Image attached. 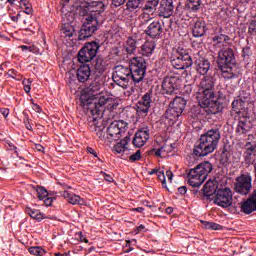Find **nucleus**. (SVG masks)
Returning <instances> with one entry per match:
<instances>
[{"label": "nucleus", "mask_w": 256, "mask_h": 256, "mask_svg": "<svg viewBox=\"0 0 256 256\" xmlns=\"http://www.w3.org/2000/svg\"><path fill=\"white\" fill-rule=\"evenodd\" d=\"M145 0H128L126 3V8L127 10H129L130 12L135 11L136 9H138L140 7V5L142 3H144Z\"/></svg>", "instance_id": "obj_38"}, {"label": "nucleus", "mask_w": 256, "mask_h": 256, "mask_svg": "<svg viewBox=\"0 0 256 256\" xmlns=\"http://www.w3.org/2000/svg\"><path fill=\"white\" fill-rule=\"evenodd\" d=\"M80 105L93 115L94 121L103 116L105 109L114 107L113 99L101 92V84L94 81L80 97Z\"/></svg>", "instance_id": "obj_1"}, {"label": "nucleus", "mask_w": 256, "mask_h": 256, "mask_svg": "<svg viewBox=\"0 0 256 256\" xmlns=\"http://www.w3.org/2000/svg\"><path fill=\"white\" fill-rule=\"evenodd\" d=\"M28 251L31 255L35 256H46L47 254L46 250H44V248H41V246H31Z\"/></svg>", "instance_id": "obj_40"}, {"label": "nucleus", "mask_w": 256, "mask_h": 256, "mask_svg": "<svg viewBox=\"0 0 256 256\" xmlns=\"http://www.w3.org/2000/svg\"><path fill=\"white\" fill-rule=\"evenodd\" d=\"M232 190L228 187L218 189L214 198V204L221 208H228L232 205Z\"/></svg>", "instance_id": "obj_12"}, {"label": "nucleus", "mask_w": 256, "mask_h": 256, "mask_svg": "<svg viewBox=\"0 0 256 256\" xmlns=\"http://www.w3.org/2000/svg\"><path fill=\"white\" fill-rule=\"evenodd\" d=\"M244 161L246 165L250 166L254 163V153H256V144L247 142L245 145Z\"/></svg>", "instance_id": "obj_26"}, {"label": "nucleus", "mask_w": 256, "mask_h": 256, "mask_svg": "<svg viewBox=\"0 0 256 256\" xmlns=\"http://www.w3.org/2000/svg\"><path fill=\"white\" fill-rule=\"evenodd\" d=\"M181 80L176 76H167L162 81V93L164 95H174L180 87Z\"/></svg>", "instance_id": "obj_14"}, {"label": "nucleus", "mask_w": 256, "mask_h": 256, "mask_svg": "<svg viewBox=\"0 0 256 256\" xmlns=\"http://www.w3.org/2000/svg\"><path fill=\"white\" fill-rule=\"evenodd\" d=\"M100 175H102V177H104V180H106V182L108 183H113L114 182V178L110 175L107 174L106 172H100Z\"/></svg>", "instance_id": "obj_49"}, {"label": "nucleus", "mask_w": 256, "mask_h": 256, "mask_svg": "<svg viewBox=\"0 0 256 256\" xmlns=\"http://www.w3.org/2000/svg\"><path fill=\"white\" fill-rule=\"evenodd\" d=\"M128 129V123L123 120L114 121L108 126L106 132L108 133V139L118 141L126 133Z\"/></svg>", "instance_id": "obj_11"}, {"label": "nucleus", "mask_w": 256, "mask_h": 256, "mask_svg": "<svg viewBox=\"0 0 256 256\" xmlns=\"http://www.w3.org/2000/svg\"><path fill=\"white\" fill-rule=\"evenodd\" d=\"M230 37L226 34H216L212 38L213 46L220 51L229 44Z\"/></svg>", "instance_id": "obj_25"}, {"label": "nucleus", "mask_w": 256, "mask_h": 256, "mask_svg": "<svg viewBox=\"0 0 256 256\" xmlns=\"http://www.w3.org/2000/svg\"><path fill=\"white\" fill-rule=\"evenodd\" d=\"M252 188V177L249 174H242L236 178L235 191L236 193L246 196Z\"/></svg>", "instance_id": "obj_13"}, {"label": "nucleus", "mask_w": 256, "mask_h": 256, "mask_svg": "<svg viewBox=\"0 0 256 256\" xmlns=\"http://www.w3.org/2000/svg\"><path fill=\"white\" fill-rule=\"evenodd\" d=\"M144 211H145L144 207L132 208V212L143 213Z\"/></svg>", "instance_id": "obj_62"}, {"label": "nucleus", "mask_w": 256, "mask_h": 256, "mask_svg": "<svg viewBox=\"0 0 256 256\" xmlns=\"http://www.w3.org/2000/svg\"><path fill=\"white\" fill-rule=\"evenodd\" d=\"M107 69V65L105 60L103 58H96V61L94 62V70H96V73L103 74Z\"/></svg>", "instance_id": "obj_35"}, {"label": "nucleus", "mask_w": 256, "mask_h": 256, "mask_svg": "<svg viewBox=\"0 0 256 256\" xmlns=\"http://www.w3.org/2000/svg\"><path fill=\"white\" fill-rule=\"evenodd\" d=\"M91 73L92 71L89 65L87 64L81 65L77 70L78 81L81 83L87 82L91 76Z\"/></svg>", "instance_id": "obj_28"}, {"label": "nucleus", "mask_w": 256, "mask_h": 256, "mask_svg": "<svg viewBox=\"0 0 256 256\" xmlns=\"http://www.w3.org/2000/svg\"><path fill=\"white\" fill-rule=\"evenodd\" d=\"M163 30L164 28L162 22L159 20H154L147 26L144 33L152 39H157L160 38V36L163 33Z\"/></svg>", "instance_id": "obj_20"}, {"label": "nucleus", "mask_w": 256, "mask_h": 256, "mask_svg": "<svg viewBox=\"0 0 256 256\" xmlns=\"http://www.w3.org/2000/svg\"><path fill=\"white\" fill-rule=\"evenodd\" d=\"M222 77L225 80H235L241 76L240 69L236 66V63L223 65L220 68Z\"/></svg>", "instance_id": "obj_19"}, {"label": "nucleus", "mask_w": 256, "mask_h": 256, "mask_svg": "<svg viewBox=\"0 0 256 256\" xmlns=\"http://www.w3.org/2000/svg\"><path fill=\"white\" fill-rule=\"evenodd\" d=\"M166 176H167V179L172 182L173 181V178H174V174L171 170H167L166 171Z\"/></svg>", "instance_id": "obj_59"}, {"label": "nucleus", "mask_w": 256, "mask_h": 256, "mask_svg": "<svg viewBox=\"0 0 256 256\" xmlns=\"http://www.w3.org/2000/svg\"><path fill=\"white\" fill-rule=\"evenodd\" d=\"M150 139V130L149 127L145 126L139 129L132 140V144L134 147H144L146 145L147 141Z\"/></svg>", "instance_id": "obj_18"}, {"label": "nucleus", "mask_w": 256, "mask_h": 256, "mask_svg": "<svg viewBox=\"0 0 256 256\" xmlns=\"http://www.w3.org/2000/svg\"><path fill=\"white\" fill-rule=\"evenodd\" d=\"M38 48H36V46H29V52L30 53H34L37 54L38 53Z\"/></svg>", "instance_id": "obj_64"}, {"label": "nucleus", "mask_w": 256, "mask_h": 256, "mask_svg": "<svg viewBox=\"0 0 256 256\" xmlns=\"http://www.w3.org/2000/svg\"><path fill=\"white\" fill-rule=\"evenodd\" d=\"M215 79L213 76H204L198 85L197 100L207 115H215L221 111L220 103L214 101Z\"/></svg>", "instance_id": "obj_3"}, {"label": "nucleus", "mask_w": 256, "mask_h": 256, "mask_svg": "<svg viewBox=\"0 0 256 256\" xmlns=\"http://www.w3.org/2000/svg\"><path fill=\"white\" fill-rule=\"evenodd\" d=\"M63 197L67 200L72 205H80L83 206L85 205V200L84 198L80 197L79 195L69 192V191H64Z\"/></svg>", "instance_id": "obj_29"}, {"label": "nucleus", "mask_w": 256, "mask_h": 256, "mask_svg": "<svg viewBox=\"0 0 256 256\" xmlns=\"http://www.w3.org/2000/svg\"><path fill=\"white\" fill-rule=\"evenodd\" d=\"M31 83H32V82H31L30 79H24V80H23L22 84H23V86H24V91H25L26 93H29V92H30V90H31V87H30Z\"/></svg>", "instance_id": "obj_48"}, {"label": "nucleus", "mask_w": 256, "mask_h": 256, "mask_svg": "<svg viewBox=\"0 0 256 256\" xmlns=\"http://www.w3.org/2000/svg\"><path fill=\"white\" fill-rule=\"evenodd\" d=\"M203 55H205L203 50L194 52V66L198 74L205 76L211 70V62Z\"/></svg>", "instance_id": "obj_10"}, {"label": "nucleus", "mask_w": 256, "mask_h": 256, "mask_svg": "<svg viewBox=\"0 0 256 256\" xmlns=\"http://www.w3.org/2000/svg\"><path fill=\"white\" fill-rule=\"evenodd\" d=\"M36 192L38 194V199L40 201L44 200L48 196V191L42 186H37L36 187Z\"/></svg>", "instance_id": "obj_42"}, {"label": "nucleus", "mask_w": 256, "mask_h": 256, "mask_svg": "<svg viewBox=\"0 0 256 256\" xmlns=\"http://www.w3.org/2000/svg\"><path fill=\"white\" fill-rule=\"evenodd\" d=\"M152 103V92L149 91L145 93L140 101L136 104V114L140 118H144L148 115L149 109L151 108Z\"/></svg>", "instance_id": "obj_15"}, {"label": "nucleus", "mask_w": 256, "mask_h": 256, "mask_svg": "<svg viewBox=\"0 0 256 256\" xmlns=\"http://www.w3.org/2000/svg\"><path fill=\"white\" fill-rule=\"evenodd\" d=\"M141 159V151L137 150L134 154L129 156L130 163H135V161H140Z\"/></svg>", "instance_id": "obj_46"}, {"label": "nucleus", "mask_w": 256, "mask_h": 256, "mask_svg": "<svg viewBox=\"0 0 256 256\" xmlns=\"http://www.w3.org/2000/svg\"><path fill=\"white\" fill-rule=\"evenodd\" d=\"M26 213L37 222H41L43 219H45L44 213H42L38 209H33L31 207H26Z\"/></svg>", "instance_id": "obj_32"}, {"label": "nucleus", "mask_w": 256, "mask_h": 256, "mask_svg": "<svg viewBox=\"0 0 256 256\" xmlns=\"http://www.w3.org/2000/svg\"><path fill=\"white\" fill-rule=\"evenodd\" d=\"M100 49L99 42L91 41L87 42L78 53V61L81 64L90 63L97 56Z\"/></svg>", "instance_id": "obj_9"}, {"label": "nucleus", "mask_w": 256, "mask_h": 256, "mask_svg": "<svg viewBox=\"0 0 256 256\" xmlns=\"http://www.w3.org/2000/svg\"><path fill=\"white\" fill-rule=\"evenodd\" d=\"M203 192L206 197H211L216 192V186L213 181L209 180L203 186Z\"/></svg>", "instance_id": "obj_34"}, {"label": "nucleus", "mask_w": 256, "mask_h": 256, "mask_svg": "<svg viewBox=\"0 0 256 256\" xmlns=\"http://www.w3.org/2000/svg\"><path fill=\"white\" fill-rule=\"evenodd\" d=\"M130 142V136H125L122 140L114 145L115 153H124L127 151V145Z\"/></svg>", "instance_id": "obj_31"}, {"label": "nucleus", "mask_w": 256, "mask_h": 256, "mask_svg": "<svg viewBox=\"0 0 256 256\" xmlns=\"http://www.w3.org/2000/svg\"><path fill=\"white\" fill-rule=\"evenodd\" d=\"M146 75V60L145 58H132L128 67L116 66L112 73V80L124 88L132 80L134 83L143 81Z\"/></svg>", "instance_id": "obj_2"}, {"label": "nucleus", "mask_w": 256, "mask_h": 256, "mask_svg": "<svg viewBox=\"0 0 256 256\" xmlns=\"http://www.w3.org/2000/svg\"><path fill=\"white\" fill-rule=\"evenodd\" d=\"M68 17H69L68 22H65L61 28V36L64 38L73 37V34L75 32L74 26L70 24L74 21V17L72 16V13L65 14L63 19L65 20Z\"/></svg>", "instance_id": "obj_24"}, {"label": "nucleus", "mask_w": 256, "mask_h": 256, "mask_svg": "<svg viewBox=\"0 0 256 256\" xmlns=\"http://www.w3.org/2000/svg\"><path fill=\"white\" fill-rule=\"evenodd\" d=\"M175 10L173 0H161L159 6V16L163 18H170Z\"/></svg>", "instance_id": "obj_21"}, {"label": "nucleus", "mask_w": 256, "mask_h": 256, "mask_svg": "<svg viewBox=\"0 0 256 256\" xmlns=\"http://www.w3.org/2000/svg\"><path fill=\"white\" fill-rule=\"evenodd\" d=\"M204 228L207 230H211L212 222L211 221H203Z\"/></svg>", "instance_id": "obj_61"}, {"label": "nucleus", "mask_w": 256, "mask_h": 256, "mask_svg": "<svg viewBox=\"0 0 256 256\" xmlns=\"http://www.w3.org/2000/svg\"><path fill=\"white\" fill-rule=\"evenodd\" d=\"M8 75L14 79H16L19 75L17 73V71H15V69H11L8 71Z\"/></svg>", "instance_id": "obj_56"}, {"label": "nucleus", "mask_w": 256, "mask_h": 256, "mask_svg": "<svg viewBox=\"0 0 256 256\" xmlns=\"http://www.w3.org/2000/svg\"><path fill=\"white\" fill-rule=\"evenodd\" d=\"M0 113L7 118V116H9V109L7 108H0Z\"/></svg>", "instance_id": "obj_60"}, {"label": "nucleus", "mask_w": 256, "mask_h": 256, "mask_svg": "<svg viewBox=\"0 0 256 256\" xmlns=\"http://www.w3.org/2000/svg\"><path fill=\"white\" fill-rule=\"evenodd\" d=\"M242 104H243L242 100H234L232 102V109L234 112H236L238 114V116L246 114L245 110L243 108H241Z\"/></svg>", "instance_id": "obj_39"}, {"label": "nucleus", "mask_w": 256, "mask_h": 256, "mask_svg": "<svg viewBox=\"0 0 256 256\" xmlns=\"http://www.w3.org/2000/svg\"><path fill=\"white\" fill-rule=\"evenodd\" d=\"M5 147L8 151H14V153H16V155H18L17 148H16L15 144H13L11 141H6Z\"/></svg>", "instance_id": "obj_47"}, {"label": "nucleus", "mask_w": 256, "mask_h": 256, "mask_svg": "<svg viewBox=\"0 0 256 256\" xmlns=\"http://www.w3.org/2000/svg\"><path fill=\"white\" fill-rule=\"evenodd\" d=\"M78 236H79V239L81 240V242L89 243V240L84 236V234L82 233V231H80V232L78 233Z\"/></svg>", "instance_id": "obj_57"}, {"label": "nucleus", "mask_w": 256, "mask_h": 256, "mask_svg": "<svg viewBox=\"0 0 256 256\" xmlns=\"http://www.w3.org/2000/svg\"><path fill=\"white\" fill-rule=\"evenodd\" d=\"M221 229H222V226L220 224L212 222L211 230L218 231V230H221Z\"/></svg>", "instance_id": "obj_54"}, {"label": "nucleus", "mask_w": 256, "mask_h": 256, "mask_svg": "<svg viewBox=\"0 0 256 256\" xmlns=\"http://www.w3.org/2000/svg\"><path fill=\"white\" fill-rule=\"evenodd\" d=\"M238 117L239 119L236 127V133L238 135H245L253 128L255 121L247 116L246 113H244L243 115H239Z\"/></svg>", "instance_id": "obj_17"}, {"label": "nucleus", "mask_w": 256, "mask_h": 256, "mask_svg": "<svg viewBox=\"0 0 256 256\" xmlns=\"http://www.w3.org/2000/svg\"><path fill=\"white\" fill-rule=\"evenodd\" d=\"M156 176H157L158 180L161 181L162 187L167 188L166 176H165L164 171L159 170L157 172Z\"/></svg>", "instance_id": "obj_43"}, {"label": "nucleus", "mask_w": 256, "mask_h": 256, "mask_svg": "<svg viewBox=\"0 0 256 256\" xmlns=\"http://www.w3.org/2000/svg\"><path fill=\"white\" fill-rule=\"evenodd\" d=\"M170 62L173 68L177 70H185L193 66V59L190 56L189 50L182 48V46H178L170 57Z\"/></svg>", "instance_id": "obj_6"}, {"label": "nucleus", "mask_w": 256, "mask_h": 256, "mask_svg": "<svg viewBox=\"0 0 256 256\" xmlns=\"http://www.w3.org/2000/svg\"><path fill=\"white\" fill-rule=\"evenodd\" d=\"M256 211V189L253 191L252 195L241 204V212L250 215Z\"/></svg>", "instance_id": "obj_23"}, {"label": "nucleus", "mask_w": 256, "mask_h": 256, "mask_svg": "<svg viewBox=\"0 0 256 256\" xmlns=\"http://www.w3.org/2000/svg\"><path fill=\"white\" fill-rule=\"evenodd\" d=\"M248 33L250 36H256V18L251 20L248 28Z\"/></svg>", "instance_id": "obj_44"}, {"label": "nucleus", "mask_w": 256, "mask_h": 256, "mask_svg": "<svg viewBox=\"0 0 256 256\" xmlns=\"http://www.w3.org/2000/svg\"><path fill=\"white\" fill-rule=\"evenodd\" d=\"M126 2V0H112V4H114L115 7H120Z\"/></svg>", "instance_id": "obj_55"}, {"label": "nucleus", "mask_w": 256, "mask_h": 256, "mask_svg": "<svg viewBox=\"0 0 256 256\" xmlns=\"http://www.w3.org/2000/svg\"><path fill=\"white\" fill-rule=\"evenodd\" d=\"M30 102L32 105V109L37 113H41L42 111L41 107L38 104H36L33 99H31Z\"/></svg>", "instance_id": "obj_50"}, {"label": "nucleus", "mask_w": 256, "mask_h": 256, "mask_svg": "<svg viewBox=\"0 0 256 256\" xmlns=\"http://www.w3.org/2000/svg\"><path fill=\"white\" fill-rule=\"evenodd\" d=\"M55 200V198L54 197H45L44 198V204H45V206L46 207H50V206H52V203H53V201Z\"/></svg>", "instance_id": "obj_51"}, {"label": "nucleus", "mask_w": 256, "mask_h": 256, "mask_svg": "<svg viewBox=\"0 0 256 256\" xmlns=\"http://www.w3.org/2000/svg\"><path fill=\"white\" fill-rule=\"evenodd\" d=\"M252 55L250 46H244L242 50V57L244 60L248 61L250 56Z\"/></svg>", "instance_id": "obj_45"}, {"label": "nucleus", "mask_w": 256, "mask_h": 256, "mask_svg": "<svg viewBox=\"0 0 256 256\" xmlns=\"http://www.w3.org/2000/svg\"><path fill=\"white\" fill-rule=\"evenodd\" d=\"M178 192L181 195H185L188 192V189H187L186 186H181V187L178 188Z\"/></svg>", "instance_id": "obj_58"}, {"label": "nucleus", "mask_w": 256, "mask_h": 256, "mask_svg": "<svg viewBox=\"0 0 256 256\" xmlns=\"http://www.w3.org/2000/svg\"><path fill=\"white\" fill-rule=\"evenodd\" d=\"M164 151H165V146H162V147L158 148V149L155 151V156H156V157H162Z\"/></svg>", "instance_id": "obj_52"}, {"label": "nucleus", "mask_w": 256, "mask_h": 256, "mask_svg": "<svg viewBox=\"0 0 256 256\" xmlns=\"http://www.w3.org/2000/svg\"><path fill=\"white\" fill-rule=\"evenodd\" d=\"M186 8L191 12H198L201 9V0H187Z\"/></svg>", "instance_id": "obj_36"}, {"label": "nucleus", "mask_w": 256, "mask_h": 256, "mask_svg": "<svg viewBox=\"0 0 256 256\" xmlns=\"http://www.w3.org/2000/svg\"><path fill=\"white\" fill-rule=\"evenodd\" d=\"M145 225L144 224H140L139 226H137L135 229H134V232L135 234H140L142 231L145 230Z\"/></svg>", "instance_id": "obj_53"}, {"label": "nucleus", "mask_w": 256, "mask_h": 256, "mask_svg": "<svg viewBox=\"0 0 256 256\" xmlns=\"http://www.w3.org/2000/svg\"><path fill=\"white\" fill-rule=\"evenodd\" d=\"M219 140V129L208 130L200 136L198 144L194 147V155H196V157H207V155L213 153V151L217 149Z\"/></svg>", "instance_id": "obj_4"}, {"label": "nucleus", "mask_w": 256, "mask_h": 256, "mask_svg": "<svg viewBox=\"0 0 256 256\" xmlns=\"http://www.w3.org/2000/svg\"><path fill=\"white\" fill-rule=\"evenodd\" d=\"M125 51L128 54H133L137 49V41L133 37H128L125 45H124Z\"/></svg>", "instance_id": "obj_33"}, {"label": "nucleus", "mask_w": 256, "mask_h": 256, "mask_svg": "<svg viewBox=\"0 0 256 256\" xmlns=\"http://www.w3.org/2000/svg\"><path fill=\"white\" fill-rule=\"evenodd\" d=\"M161 26L165 31L169 32L172 29L173 20L170 17H164V20L161 21Z\"/></svg>", "instance_id": "obj_41"}, {"label": "nucleus", "mask_w": 256, "mask_h": 256, "mask_svg": "<svg viewBox=\"0 0 256 256\" xmlns=\"http://www.w3.org/2000/svg\"><path fill=\"white\" fill-rule=\"evenodd\" d=\"M207 33V25L203 20H197L193 27V36L195 38L203 37Z\"/></svg>", "instance_id": "obj_30"}, {"label": "nucleus", "mask_w": 256, "mask_h": 256, "mask_svg": "<svg viewBox=\"0 0 256 256\" xmlns=\"http://www.w3.org/2000/svg\"><path fill=\"white\" fill-rule=\"evenodd\" d=\"M20 8L24 11L26 15H32L33 14V9L32 5L28 0H20L19 2Z\"/></svg>", "instance_id": "obj_37"}, {"label": "nucleus", "mask_w": 256, "mask_h": 256, "mask_svg": "<svg viewBox=\"0 0 256 256\" xmlns=\"http://www.w3.org/2000/svg\"><path fill=\"white\" fill-rule=\"evenodd\" d=\"M160 0H147L143 6V13L139 15V20L142 24H147L153 18L150 15H154L157 11Z\"/></svg>", "instance_id": "obj_16"}, {"label": "nucleus", "mask_w": 256, "mask_h": 256, "mask_svg": "<svg viewBox=\"0 0 256 256\" xmlns=\"http://www.w3.org/2000/svg\"><path fill=\"white\" fill-rule=\"evenodd\" d=\"M186 106L187 100H185L183 97L174 98L165 112V118L170 122V124L176 123V121H178L182 116Z\"/></svg>", "instance_id": "obj_7"}, {"label": "nucleus", "mask_w": 256, "mask_h": 256, "mask_svg": "<svg viewBox=\"0 0 256 256\" xmlns=\"http://www.w3.org/2000/svg\"><path fill=\"white\" fill-rule=\"evenodd\" d=\"M101 11L98 10H92V14L89 15L86 18V23L83 24L80 32H79V36H78V40L79 41H84L87 38L91 37L99 28V22H98V15H100Z\"/></svg>", "instance_id": "obj_8"}, {"label": "nucleus", "mask_w": 256, "mask_h": 256, "mask_svg": "<svg viewBox=\"0 0 256 256\" xmlns=\"http://www.w3.org/2000/svg\"><path fill=\"white\" fill-rule=\"evenodd\" d=\"M218 58L220 64H222L223 66L235 64V56L232 48H224L222 50H219Z\"/></svg>", "instance_id": "obj_22"}, {"label": "nucleus", "mask_w": 256, "mask_h": 256, "mask_svg": "<svg viewBox=\"0 0 256 256\" xmlns=\"http://www.w3.org/2000/svg\"><path fill=\"white\" fill-rule=\"evenodd\" d=\"M157 47V44L154 40H146L141 46L140 53L143 57H151Z\"/></svg>", "instance_id": "obj_27"}, {"label": "nucleus", "mask_w": 256, "mask_h": 256, "mask_svg": "<svg viewBox=\"0 0 256 256\" xmlns=\"http://www.w3.org/2000/svg\"><path fill=\"white\" fill-rule=\"evenodd\" d=\"M87 151H88V153H90L91 155H94V157H98L97 152H96L93 148L88 147V148H87Z\"/></svg>", "instance_id": "obj_63"}, {"label": "nucleus", "mask_w": 256, "mask_h": 256, "mask_svg": "<svg viewBox=\"0 0 256 256\" xmlns=\"http://www.w3.org/2000/svg\"><path fill=\"white\" fill-rule=\"evenodd\" d=\"M212 171L213 165L209 161L198 164L195 168L189 171L187 175L188 184L193 188L201 187Z\"/></svg>", "instance_id": "obj_5"}]
</instances>
